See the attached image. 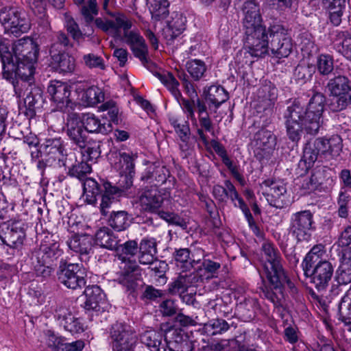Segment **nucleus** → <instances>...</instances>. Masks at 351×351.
<instances>
[{
  "instance_id": "obj_3",
  "label": "nucleus",
  "mask_w": 351,
  "mask_h": 351,
  "mask_svg": "<svg viewBox=\"0 0 351 351\" xmlns=\"http://www.w3.org/2000/svg\"><path fill=\"white\" fill-rule=\"evenodd\" d=\"M138 245L136 240H129L121 244L118 243L114 249L118 259L121 261L119 267L121 269V277L119 282L126 287L128 291L136 289V281L141 278L139 266L136 261L131 260L137 254Z\"/></svg>"
},
{
  "instance_id": "obj_52",
  "label": "nucleus",
  "mask_w": 351,
  "mask_h": 351,
  "mask_svg": "<svg viewBox=\"0 0 351 351\" xmlns=\"http://www.w3.org/2000/svg\"><path fill=\"white\" fill-rule=\"evenodd\" d=\"M229 324L222 319H212L204 324V330L209 335H215L227 331Z\"/></svg>"
},
{
  "instance_id": "obj_8",
  "label": "nucleus",
  "mask_w": 351,
  "mask_h": 351,
  "mask_svg": "<svg viewBox=\"0 0 351 351\" xmlns=\"http://www.w3.org/2000/svg\"><path fill=\"white\" fill-rule=\"evenodd\" d=\"M0 23L7 33L19 36L27 32L31 23L26 14L12 7L0 8Z\"/></svg>"
},
{
  "instance_id": "obj_13",
  "label": "nucleus",
  "mask_w": 351,
  "mask_h": 351,
  "mask_svg": "<svg viewBox=\"0 0 351 351\" xmlns=\"http://www.w3.org/2000/svg\"><path fill=\"white\" fill-rule=\"evenodd\" d=\"M31 80L32 78L29 80L21 79V81L16 80V82L13 80L11 82L14 86V91L19 97H21L23 88H26L23 94L25 95L26 93V97L24 99V104L26 108L25 113L27 116L33 117L35 115V109L38 107V105L40 104L43 97L41 89L35 86H32L29 82Z\"/></svg>"
},
{
  "instance_id": "obj_57",
  "label": "nucleus",
  "mask_w": 351,
  "mask_h": 351,
  "mask_svg": "<svg viewBox=\"0 0 351 351\" xmlns=\"http://www.w3.org/2000/svg\"><path fill=\"white\" fill-rule=\"evenodd\" d=\"M324 254V250L323 245H319L314 246L304 257L302 267L307 268V265L314 264L320 261H324V259L322 258Z\"/></svg>"
},
{
  "instance_id": "obj_17",
  "label": "nucleus",
  "mask_w": 351,
  "mask_h": 351,
  "mask_svg": "<svg viewBox=\"0 0 351 351\" xmlns=\"http://www.w3.org/2000/svg\"><path fill=\"white\" fill-rule=\"evenodd\" d=\"M261 251L263 269L267 279L270 276L279 272L283 269L282 259L278 250L271 242L265 241L262 244Z\"/></svg>"
},
{
  "instance_id": "obj_16",
  "label": "nucleus",
  "mask_w": 351,
  "mask_h": 351,
  "mask_svg": "<svg viewBox=\"0 0 351 351\" xmlns=\"http://www.w3.org/2000/svg\"><path fill=\"white\" fill-rule=\"evenodd\" d=\"M264 189L263 195L268 203L277 208H282L288 206L289 201L287 197L285 184L279 180L268 179L261 184Z\"/></svg>"
},
{
  "instance_id": "obj_41",
  "label": "nucleus",
  "mask_w": 351,
  "mask_h": 351,
  "mask_svg": "<svg viewBox=\"0 0 351 351\" xmlns=\"http://www.w3.org/2000/svg\"><path fill=\"white\" fill-rule=\"evenodd\" d=\"M267 280L274 289H279L280 293H282V288L285 285L287 286L292 293H295L297 291L296 287L288 278L284 268L279 271V272L270 276Z\"/></svg>"
},
{
  "instance_id": "obj_60",
  "label": "nucleus",
  "mask_w": 351,
  "mask_h": 351,
  "mask_svg": "<svg viewBox=\"0 0 351 351\" xmlns=\"http://www.w3.org/2000/svg\"><path fill=\"white\" fill-rule=\"evenodd\" d=\"M339 245L346 247L344 256L351 261V226L346 227L341 233L338 239Z\"/></svg>"
},
{
  "instance_id": "obj_56",
  "label": "nucleus",
  "mask_w": 351,
  "mask_h": 351,
  "mask_svg": "<svg viewBox=\"0 0 351 351\" xmlns=\"http://www.w3.org/2000/svg\"><path fill=\"white\" fill-rule=\"evenodd\" d=\"M40 254H42L43 260L51 262L60 255L59 244L56 243L42 244L40 247Z\"/></svg>"
},
{
  "instance_id": "obj_27",
  "label": "nucleus",
  "mask_w": 351,
  "mask_h": 351,
  "mask_svg": "<svg viewBox=\"0 0 351 351\" xmlns=\"http://www.w3.org/2000/svg\"><path fill=\"white\" fill-rule=\"evenodd\" d=\"M138 262L141 265L152 263L157 258V243L154 238H143L138 245Z\"/></svg>"
},
{
  "instance_id": "obj_21",
  "label": "nucleus",
  "mask_w": 351,
  "mask_h": 351,
  "mask_svg": "<svg viewBox=\"0 0 351 351\" xmlns=\"http://www.w3.org/2000/svg\"><path fill=\"white\" fill-rule=\"evenodd\" d=\"M14 56L12 48L10 49V41L7 39H0V60L3 67V77L11 81L16 79V67Z\"/></svg>"
},
{
  "instance_id": "obj_43",
  "label": "nucleus",
  "mask_w": 351,
  "mask_h": 351,
  "mask_svg": "<svg viewBox=\"0 0 351 351\" xmlns=\"http://www.w3.org/2000/svg\"><path fill=\"white\" fill-rule=\"evenodd\" d=\"M154 75L167 88L173 97L179 99L182 98V94L178 88L179 82L169 72H155Z\"/></svg>"
},
{
  "instance_id": "obj_40",
  "label": "nucleus",
  "mask_w": 351,
  "mask_h": 351,
  "mask_svg": "<svg viewBox=\"0 0 351 351\" xmlns=\"http://www.w3.org/2000/svg\"><path fill=\"white\" fill-rule=\"evenodd\" d=\"M148 9L153 19L160 21L169 15L168 0H147Z\"/></svg>"
},
{
  "instance_id": "obj_50",
  "label": "nucleus",
  "mask_w": 351,
  "mask_h": 351,
  "mask_svg": "<svg viewBox=\"0 0 351 351\" xmlns=\"http://www.w3.org/2000/svg\"><path fill=\"white\" fill-rule=\"evenodd\" d=\"M84 195L90 204L96 201V197L100 195V189L98 183L93 179L88 178L84 179L83 183Z\"/></svg>"
},
{
  "instance_id": "obj_42",
  "label": "nucleus",
  "mask_w": 351,
  "mask_h": 351,
  "mask_svg": "<svg viewBox=\"0 0 351 351\" xmlns=\"http://www.w3.org/2000/svg\"><path fill=\"white\" fill-rule=\"evenodd\" d=\"M258 304L256 299L249 298L237 304V309L242 319L245 322L252 320L256 315Z\"/></svg>"
},
{
  "instance_id": "obj_49",
  "label": "nucleus",
  "mask_w": 351,
  "mask_h": 351,
  "mask_svg": "<svg viewBox=\"0 0 351 351\" xmlns=\"http://www.w3.org/2000/svg\"><path fill=\"white\" fill-rule=\"evenodd\" d=\"M82 98L85 99L89 106H95L104 101V94L100 88L97 86H91L86 90L81 92Z\"/></svg>"
},
{
  "instance_id": "obj_35",
  "label": "nucleus",
  "mask_w": 351,
  "mask_h": 351,
  "mask_svg": "<svg viewBox=\"0 0 351 351\" xmlns=\"http://www.w3.org/2000/svg\"><path fill=\"white\" fill-rule=\"evenodd\" d=\"M69 247L80 255H87L92 249V237L88 234H75L67 241Z\"/></svg>"
},
{
  "instance_id": "obj_62",
  "label": "nucleus",
  "mask_w": 351,
  "mask_h": 351,
  "mask_svg": "<svg viewBox=\"0 0 351 351\" xmlns=\"http://www.w3.org/2000/svg\"><path fill=\"white\" fill-rule=\"evenodd\" d=\"M259 295L261 298L268 300L276 307L281 305V299L279 298L278 295L272 290V289L265 285H263L259 287Z\"/></svg>"
},
{
  "instance_id": "obj_63",
  "label": "nucleus",
  "mask_w": 351,
  "mask_h": 351,
  "mask_svg": "<svg viewBox=\"0 0 351 351\" xmlns=\"http://www.w3.org/2000/svg\"><path fill=\"white\" fill-rule=\"evenodd\" d=\"M187 285L184 275L180 274L174 281L169 285V292L172 295L179 294L182 296L187 291Z\"/></svg>"
},
{
  "instance_id": "obj_32",
  "label": "nucleus",
  "mask_w": 351,
  "mask_h": 351,
  "mask_svg": "<svg viewBox=\"0 0 351 351\" xmlns=\"http://www.w3.org/2000/svg\"><path fill=\"white\" fill-rule=\"evenodd\" d=\"M167 336V348L170 351H192L193 347L187 337L183 336L180 331L171 330Z\"/></svg>"
},
{
  "instance_id": "obj_31",
  "label": "nucleus",
  "mask_w": 351,
  "mask_h": 351,
  "mask_svg": "<svg viewBox=\"0 0 351 351\" xmlns=\"http://www.w3.org/2000/svg\"><path fill=\"white\" fill-rule=\"evenodd\" d=\"M104 193L101 195V213L106 216L110 211L109 208L113 204H117L118 197L121 196L122 190L115 186H112L109 182L104 183Z\"/></svg>"
},
{
  "instance_id": "obj_45",
  "label": "nucleus",
  "mask_w": 351,
  "mask_h": 351,
  "mask_svg": "<svg viewBox=\"0 0 351 351\" xmlns=\"http://www.w3.org/2000/svg\"><path fill=\"white\" fill-rule=\"evenodd\" d=\"M149 265V269L152 272L151 276L155 278L158 285H165L167 282L166 271L168 270V265L165 261L155 259Z\"/></svg>"
},
{
  "instance_id": "obj_2",
  "label": "nucleus",
  "mask_w": 351,
  "mask_h": 351,
  "mask_svg": "<svg viewBox=\"0 0 351 351\" xmlns=\"http://www.w3.org/2000/svg\"><path fill=\"white\" fill-rule=\"evenodd\" d=\"M242 4L244 14V45L250 55L261 56L267 50V27L263 24L260 8L256 0H235Z\"/></svg>"
},
{
  "instance_id": "obj_1",
  "label": "nucleus",
  "mask_w": 351,
  "mask_h": 351,
  "mask_svg": "<svg viewBox=\"0 0 351 351\" xmlns=\"http://www.w3.org/2000/svg\"><path fill=\"white\" fill-rule=\"evenodd\" d=\"M325 101V96L322 93H316L310 99L306 108L298 101H294L287 107L284 117L290 140L298 141L303 129L308 134H317L323 123L322 113Z\"/></svg>"
},
{
  "instance_id": "obj_61",
  "label": "nucleus",
  "mask_w": 351,
  "mask_h": 351,
  "mask_svg": "<svg viewBox=\"0 0 351 351\" xmlns=\"http://www.w3.org/2000/svg\"><path fill=\"white\" fill-rule=\"evenodd\" d=\"M38 263L34 265V270L36 276L43 278L49 277L54 271V268L52 267L51 262L47 260H43L40 263V257H37Z\"/></svg>"
},
{
  "instance_id": "obj_19",
  "label": "nucleus",
  "mask_w": 351,
  "mask_h": 351,
  "mask_svg": "<svg viewBox=\"0 0 351 351\" xmlns=\"http://www.w3.org/2000/svg\"><path fill=\"white\" fill-rule=\"evenodd\" d=\"M278 97V89L270 82H265L257 91L255 108L257 112H265L267 115L272 113V108Z\"/></svg>"
},
{
  "instance_id": "obj_54",
  "label": "nucleus",
  "mask_w": 351,
  "mask_h": 351,
  "mask_svg": "<svg viewBox=\"0 0 351 351\" xmlns=\"http://www.w3.org/2000/svg\"><path fill=\"white\" fill-rule=\"evenodd\" d=\"M340 319L347 325H351V293L345 295L339 305Z\"/></svg>"
},
{
  "instance_id": "obj_28",
  "label": "nucleus",
  "mask_w": 351,
  "mask_h": 351,
  "mask_svg": "<svg viewBox=\"0 0 351 351\" xmlns=\"http://www.w3.org/2000/svg\"><path fill=\"white\" fill-rule=\"evenodd\" d=\"M141 342L151 351H166L167 348V337H163L162 332L147 330L141 335Z\"/></svg>"
},
{
  "instance_id": "obj_44",
  "label": "nucleus",
  "mask_w": 351,
  "mask_h": 351,
  "mask_svg": "<svg viewBox=\"0 0 351 351\" xmlns=\"http://www.w3.org/2000/svg\"><path fill=\"white\" fill-rule=\"evenodd\" d=\"M99 5L97 0H87L80 5V12L87 26L94 21V18L99 14Z\"/></svg>"
},
{
  "instance_id": "obj_39",
  "label": "nucleus",
  "mask_w": 351,
  "mask_h": 351,
  "mask_svg": "<svg viewBox=\"0 0 351 351\" xmlns=\"http://www.w3.org/2000/svg\"><path fill=\"white\" fill-rule=\"evenodd\" d=\"M95 242L102 247L114 250L119 241L108 228L103 227L95 233Z\"/></svg>"
},
{
  "instance_id": "obj_25",
  "label": "nucleus",
  "mask_w": 351,
  "mask_h": 351,
  "mask_svg": "<svg viewBox=\"0 0 351 351\" xmlns=\"http://www.w3.org/2000/svg\"><path fill=\"white\" fill-rule=\"evenodd\" d=\"M87 133L106 134L112 131V125L107 120H101L93 114H85L81 118Z\"/></svg>"
},
{
  "instance_id": "obj_37",
  "label": "nucleus",
  "mask_w": 351,
  "mask_h": 351,
  "mask_svg": "<svg viewBox=\"0 0 351 351\" xmlns=\"http://www.w3.org/2000/svg\"><path fill=\"white\" fill-rule=\"evenodd\" d=\"M254 142L257 149L269 152L276 145V137L271 131L261 129L255 134Z\"/></svg>"
},
{
  "instance_id": "obj_6",
  "label": "nucleus",
  "mask_w": 351,
  "mask_h": 351,
  "mask_svg": "<svg viewBox=\"0 0 351 351\" xmlns=\"http://www.w3.org/2000/svg\"><path fill=\"white\" fill-rule=\"evenodd\" d=\"M267 50L261 56L251 55L261 58L268 53L270 49L277 58L287 57L292 50L291 38L287 36V30L280 24L275 23L267 27Z\"/></svg>"
},
{
  "instance_id": "obj_22",
  "label": "nucleus",
  "mask_w": 351,
  "mask_h": 351,
  "mask_svg": "<svg viewBox=\"0 0 351 351\" xmlns=\"http://www.w3.org/2000/svg\"><path fill=\"white\" fill-rule=\"evenodd\" d=\"M64 147L60 138H47L42 143V158L50 163L64 162Z\"/></svg>"
},
{
  "instance_id": "obj_59",
  "label": "nucleus",
  "mask_w": 351,
  "mask_h": 351,
  "mask_svg": "<svg viewBox=\"0 0 351 351\" xmlns=\"http://www.w3.org/2000/svg\"><path fill=\"white\" fill-rule=\"evenodd\" d=\"M91 172V167L86 162L82 161L72 165L69 170V174L79 180H84L88 173Z\"/></svg>"
},
{
  "instance_id": "obj_33",
  "label": "nucleus",
  "mask_w": 351,
  "mask_h": 351,
  "mask_svg": "<svg viewBox=\"0 0 351 351\" xmlns=\"http://www.w3.org/2000/svg\"><path fill=\"white\" fill-rule=\"evenodd\" d=\"M125 15L117 14L112 19H104L102 18H94L96 27L104 32L110 34L114 38L121 37L119 19L123 20Z\"/></svg>"
},
{
  "instance_id": "obj_11",
  "label": "nucleus",
  "mask_w": 351,
  "mask_h": 351,
  "mask_svg": "<svg viewBox=\"0 0 351 351\" xmlns=\"http://www.w3.org/2000/svg\"><path fill=\"white\" fill-rule=\"evenodd\" d=\"M57 275L58 281L68 289L82 288L86 284L84 270L78 263H67L62 260Z\"/></svg>"
},
{
  "instance_id": "obj_15",
  "label": "nucleus",
  "mask_w": 351,
  "mask_h": 351,
  "mask_svg": "<svg viewBox=\"0 0 351 351\" xmlns=\"http://www.w3.org/2000/svg\"><path fill=\"white\" fill-rule=\"evenodd\" d=\"M313 222V214L310 210L295 213L290 218L289 233L298 241H307L311 237Z\"/></svg>"
},
{
  "instance_id": "obj_20",
  "label": "nucleus",
  "mask_w": 351,
  "mask_h": 351,
  "mask_svg": "<svg viewBox=\"0 0 351 351\" xmlns=\"http://www.w3.org/2000/svg\"><path fill=\"white\" fill-rule=\"evenodd\" d=\"M66 132L69 139L80 148L86 147L87 132L81 118L76 113L70 114L66 119Z\"/></svg>"
},
{
  "instance_id": "obj_34",
  "label": "nucleus",
  "mask_w": 351,
  "mask_h": 351,
  "mask_svg": "<svg viewBox=\"0 0 351 351\" xmlns=\"http://www.w3.org/2000/svg\"><path fill=\"white\" fill-rule=\"evenodd\" d=\"M228 99V94L226 90L221 86L215 85L209 87L205 97L209 109L211 110L213 106L215 108V112H216L219 106L226 101Z\"/></svg>"
},
{
  "instance_id": "obj_18",
  "label": "nucleus",
  "mask_w": 351,
  "mask_h": 351,
  "mask_svg": "<svg viewBox=\"0 0 351 351\" xmlns=\"http://www.w3.org/2000/svg\"><path fill=\"white\" fill-rule=\"evenodd\" d=\"M47 92L58 110L65 111L73 108L71 99L69 98L70 86L66 83L57 80L51 81L47 87Z\"/></svg>"
},
{
  "instance_id": "obj_7",
  "label": "nucleus",
  "mask_w": 351,
  "mask_h": 351,
  "mask_svg": "<svg viewBox=\"0 0 351 351\" xmlns=\"http://www.w3.org/2000/svg\"><path fill=\"white\" fill-rule=\"evenodd\" d=\"M327 87L332 96L328 104L333 112L345 109L351 102V83L343 75H338L328 81Z\"/></svg>"
},
{
  "instance_id": "obj_14",
  "label": "nucleus",
  "mask_w": 351,
  "mask_h": 351,
  "mask_svg": "<svg viewBox=\"0 0 351 351\" xmlns=\"http://www.w3.org/2000/svg\"><path fill=\"white\" fill-rule=\"evenodd\" d=\"M26 224L19 220L10 221L0 224V239L12 248H19L26 238Z\"/></svg>"
},
{
  "instance_id": "obj_51",
  "label": "nucleus",
  "mask_w": 351,
  "mask_h": 351,
  "mask_svg": "<svg viewBox=\"0 0 351 351\" xmlns=\"http://www.w3.org/2000/svg\"><path fill=\"white\" fill-rule=\"evenodd\" d=\"M169 122L175 129L176 132L179 136L180 140L186 143L189 139L190 128L187 121H180L176 117L169 118Z\"/></svg>"
},
{
  "instance_id": "obj_64",
  "label": "nucleus",
  "mask_w": 351,
  "mask_h": 351,
  "mask_svg": "<svg viewBox=\"0 0 351 351\" xmlns=\"http://www.w3.org/2000/svg\"><path fill=\"white\" fill-rule=\"evenodd\" d=\"M84 64L90 69H105L104 61L100 56L93 53L86 54L83 56Z\"/></svg>"
},
{
  "instance_id": "obj_55",
  "label": "nucleus",
  "mask_w": 351,
  "mask_h": 351,
  "mask_svg": "<svg viewBox=\"0 0 351 351\" xmlns=\"http://www.w3.org/2000/svg\"><path fill=\"white\" fill-rule=\"evenodd\" d=\"M317 69L321 75H329L334 69V61L332 56L327 54L319 55L317 60Z\"/></svg>"
},
{
  "instance_id": "obj_53",
  "label": "nucleus",
  "mask_w": 351,
  "mask_h": 351,
  "mask_svg": "<svg viewBox=\"0 0 351 351\" xmlns=\"http://www.w3.org/2000/svg\"><path fill=\"white\" fill-rule=\"evenodd\" d=\"M84 152H82V156L84 160L95 162L96 160L100 156V141H88L86 140V147Z\"/></svg>"
},
{
  "instance_id": "obj_38",
  "label": "nucleus",
  "mask_w": 351,
  "mask_h": 351,
  "mask_svg": "<svg viewBox=\"0 0 351 351\" xmlns=\"http://www.w3.org/2000/svg\"><path fill=\"white\" fill-rule=\"evenodd\" d=\"M84 293L86 298L84 307L86 310H96L104 299V293L97 285L87 287Z\"/></svg>"
},
{
  "instance_id": "obj_23",
  "label": "nucleus",
  "mask_w": 351,
  "mask_h": 351,
  "mask_svg": "<svg viewBox=\"0 0 351 351\" xmlns=\"http://www.w3.org/2000/svg\"><path fill=\"white\" fill-rule=\"evenodd\" d=\"M141 209L149 213H158L163 202V197L157 188L145 189L139 196Z\"/></svg>"
},
{
  "instance_id": "obj_12",
  "label": "nucleus",
  "mask_w": 351,
  "mask_h": 351,
  "mask_svg": "<svg viewBox=\"0 0 351 351\" xmlns=\"http://www.w3.org/2000/svg\"><path fill=\"white\" fill-rule=\"evenodd\" d=\"M304 275L311 277V282L318 291L326 289L333 276L334 267L327 261H320L314 264L302 267Z\"/></svg>"
},
{
  "instance_id": "obj_48",
  "label": "nucleus",
  "mask_w": 351,
  "mask_h": 351,
  "mask_svg": "<svg viewBox=\"0 0 351 351\" xmlns=\"http://www.w3.org/2000/svg\"><path fill=\"white\" fill-rule=\"evenodd\" d=\"M186 68L190 75L195 81L199 80L206 71L204 62L197 59L189 60L186 64Z\"/></svg>"
},
{
  "instance_id": "obj_24",
  "label": "nucleus",
  "mask_w": 351,
  "mask_h": 351,
  "mask_svg": "<svg viewBox=\"0 0 351 351\" xmlns=\"http://www.w3.org/2000/svg\"><path fill=\"white\" fill-rule=\"evenodd\" d=\"M50 56L53 64L61 73H71L75 70V63L74 58L58 50V45L53 43L50 49Z\"/></svg>"
},
{
  "instance_id": "obj_5",
  "label": "nucleus",
  "mask_w": 351,
  "mask_h": 351,
  "mask_svg": "<svg viewBox=\"0 0 351 351\" xmlns=\"http://www.w3.org/2000/svg\"><path fill=\"white\" fill-rule=\"evenodd\" d=\"M341 138L339 136H332L329 139L317 138L306 143L303 152V162L310 167L320 159L330 160L337 158L342 150Z\"/></svg>"
},
{
  "instance_id": "obj_47",
  "label": "nucleus",
  "mask_w": 351,
  "mask_h": 351,
  "mask_svg": "<svg viewBox=\"0 0 351 351\" xmlns=\"http://www.w3.org/2000/svg\"><path fill=\"white\" fill-rule=\"evenodd\" d=\"M221 264L210 259H204L202 265L198 267L206 281L217 278Z\"/></svg>"
},
{
  "instance_id": "obj_58",
  "label": "nucleus",
  "mask_w": 351,
  "mask_h": 351,
  "mask_svg": "<svg viewBox=\"0 0 351 351\" xmlns=\"http://www.w3.org/2000/svg\"><path fill=\"white\" fill-rule=\"evenodd\" d=\"M45 343L52 351H63L64 339L57 336L53 331L45 332Z\"/></svg>"
},
{
  "instance_id": "obj_29",
  "label": "nucleus",
  "mask_w": 351,
  "mask_h": 351,
  "mask_svg": "<svg viewBox=\"0 0 351 351\" xmlns=\"http://www.w3.org/2000/svg\"><path fill=\"white\" fill-rule=\"evenodd\" d=\"M323 8L329 14L330 23L338 26L346 6V0H321Z\"/></svg>"
},
{
  "instance_id": "obj_10",
  "label": "nucleus",
  "mask_w": 351,
  "mask_h": 351,
  "mask_svg": "<svg viewBox=\"0 0 351 351\" xmlns=\"http://www.w3.org/2000/svg\"><path fill=\"white\" fill-rule=\"evenodd\" d=\"M112 351H138L144 350L143 346L138 343L137 336L134 332L127 329L121 323H115L110 330Z\"/></svg>"
},
{
  "instance_id": "obj_9",
  "label": "nucleus",
  "mask_w": 351,
  "mask_h": 351,
  "mask_svg": "<svg viewBox=\"0 0 351 351\" xmlns=\"http://www.w3.org/2000/svg\"><path fill=\"white\" fill-rule=\"evenodd\" d=\"M118 23L121 25L120 30L123 31V36L119 38L130 46L134 56L145 65L147 62L148 47L144 38L138 32L130 30L132 23L127 16H125L123 20L119 19Z\"/></svg>"
},
{
  "instance_id": "obj_46",
  "label": "nucleus",
  "mask_w": 351,
  "mask_h": 351,
  "mask_svg": "<svg viewBox=\"0 0 351 351\" xmlns=\"http://www.w3.org/2000/svg\"><path fill=\"white\" fill-rule=\"evenodd\" d=\"M108 223L117 231L125 230L130 225L128 213L125 211L112 210L108 219Z\"/></svg>"
},
{
  "instance_id": "obj_36",
  "label": "nucleus",
  "mask_w": 351,
  "mask_h": 351,
  "mask_svg": "<svg viewBox=\"0 0 351 351\" xmlns=\"http://www.w3.org/2000/svg\"><path fill=\"white\" fill-rule=\"evenodd\" d=\"M119 162L115 167L121 176L132 178L135 173L134 160L137 158L136 154L119 152Z\"/></svg>"
},
{
  "instance_id": "obj_4",
  "label": "nucleus",
  "mask_w": 351,
  "mask_h": 351,
  "mask_svg": "<svg viewBox=\"0 0 351 351\" xmlns=\"http://www.w3.org/2000/svg\"><path fill=\"white\" fill-rule=\"evenodd\" d=\"M16 67V77L29 80L34 73V64L37 61L38 47L29 37L16 40L12 45Z\"/></svg>"
},
{
  "instance_id": "obj_26",
  "label": "nucleus",
  "mask_w": 351,
  "mask_h": 351,
  "mask_svg": "<svg viewBox=\"0 0 351 351\" xmlns=\"http://www.w3.org/2000/svg\"><path fill=\"white\" fill-rule=\"evenodd\" d=\"M56 317L60 321L64 329L72 334L79 333L84 330L83 325L78 318L71 311L64 307H59L56 311Z\"/></svg>"
},
{
  "instance_id": "obj_30",
  "label": "nucleus",
  "mask_w": 351,
  "mask_h": 351,
  "mask_svg": "<svg viewBox=\"0 0 351 351\" xmlns=\"http://www.w3.org/2000/svg\"><path fill=\"white\" fill-rule=\"evenodd\" d=\"M169 176V171L165 166L153 164L147 168L142 176V180L156 188L157 186L164 184Z\"/></svg>"
}]
</instances>
